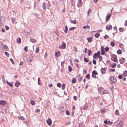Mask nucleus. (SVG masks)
<instances>
[{"label": "nucleus", "instance_id": "nucleus-61", "mask_svg": "<svg viewBox=\"0 0 127 127\" xmlns=\"http://www.w3.org/2000/svg\"><path fill=\"white\" fill-rule=\"evenodd\" d=\"M105 110L104 109H102L101 110V112L103 114H104V113L105 112Z\"/></svg>", "mask_w": 127, "mask_h": 127}, {"label": "nucleus", "instance_id": "nucleus-29", "mask_svg": "<svg viewBox=\"0 0 127 127\" xmlns=\"http://www.w3.org/2000/svg\"><path fill=\"white\" fill-rule=\"evenodd\" d=\"M35 101L33 100H31V104L32 105H34L35 104Z\"/></svg>", "mask_w": 127, "mask_h": 127}, {"label": "nucleus", "instance_id": "nucleus-19", "mask_svg": "<svg viewBox=\"0 0 127 127\" xmlns=\"http://www.w3.org/2000/svg\"><path fill=\"white\" fill-rule=\"evenodd\" d=\"M116 64L115 63H113L112 65L111 64H110V65L111 66V67L113 68H115L116 66Z\"/></svg>", "mask_w": 127, "mask_h": 127}, {"label": "nucleus", "instance_id": "nucleus-53", "mask_svg": "<svg viewBox=\"0 0 127 127\" xmlns=\"http://www.w3.org/2000/svg\"><path fill=\"white\" fill-rule=\"evenodd\" d=\"M92 62L95 65L96 64V61L95 60L93 59Z\"/></svg>", "mask_w": 127, "mask_h": 127}, {"label": "nucleus", "instance_id": "nucleus-46", "mask_svg": "<svg viewBox=\"0 0 127 127\" xmlns=\"http://www.w3.org/2000/svg\"><path fill=\"white\" fill-rule=\"evenodd\" d=\"M104 50H105V51L106 52H107L109 50V48L108 47H106V48H105Z\"/></svg>", "mask_w": 127, "mask_h": 127}, {"label": "nucleus", "instance_id": "nucleus-31", "mask_svg": "<svg viewBox=\"0 0 127 127\" xmlns=\"http://www.w3.org/2000/svg\"><path fill=\"white\" fill-rule=\"evenodd\" d=\"M71 23L74 24H76L77 23V21L76 20H71L70 21Z\"/></svg>", "mask_w": 127, "mask_h": 127}, {"label": "nucleus", "instance_id": "nucleus-57", "mask_svg": "<svg viewBox=\"0 0 127 127\" xmlns=\"http://www.w3.org/2000/svg\"><path fill=\"white\" fill-rule=\"evenodd\" d=\"M113 123L112 122H111L110 121H108V124H109L110 125H111L113 124Z\"/></svg>", "mask_w": 127, "mask_h": 127}, {"label": "nucleus", "instance_id": "nucleus-33", "mask_svg": "<svg viewBox=\"0 0 127 127\" xmlns=\"http://www.w3.org/2000/svg\"><path fill=\"white\" fill-rule=\"evenodd\" d=\"M110 44L112 47H114L115 45V43L113 41H111L110 43Z\"/></svg>", "mask_w": 127, "mask_h": 127}, {"label": "nucleus", "instance_id": "nucleus-6", "mask_svg": "<svg viewBox=\"0 0 127 127\" xmlns=\"http://www.w3.org/2000/svg\"><path fill=\"white\" fill-rule=\"evenodd\" d=\"M46 122L50 126L51 125L52 123V120L50 119L49 118L47 120Z\"/></svg>", "mask_w": 127, "mask_h": 127}, {"label": "nucleus", "instance_id": "nucleus-51", "mask_svg": "<svg viewBox=\"0 0 127 127\" xmlns=\"http://www.w3.org/2000/svg\"><path fill=\"white\" fill-rule=\"evenodd\" d=\"M24 50L26 52H27L28 51L27 46H25L24 48Z\"/></svg>", "mask_w": 127, "mask_h": 127}, {"label": "nucleus", "instance_id": "nucleus-21", "mask_svg": "<svg viewBox=\"0 0 127 127\" xmlns=\"http://www.w3.org/2000/svg\"><path fill=\"white\" fill-rule=\"evenodd\" d=\"M100 35V34L99 33H97L95 34L94 36L96 38H98Z\"/></svg>", "mask_w": 127, "mask_h": 127}, {"label": "nucleus", "instance_id": "nucleus-43", "mask_svg": "<svg viewBox=\"0 0 127 127\" xmlns=\"http://www.w3.org/2000/svg\"><path fill=\"white\" fill-rule=\"evenodd\" d=\"M115 114L117 115H119L120 113L117 110H116L115 112Z\"/></svg>", "mask_w": 127, "mask_h": 127}, {"label": "nucleus", "instance_id": "nucleus-60", "mask_svg": "<svg viewBox=\"0 0 127 127\" xmlns=\"http://www.w3.org/2000/svg\"><path fill=\"white\" fill-rule=\"evenodd\" d=\"M64 61H63L62 62H61V66L63 68L64 66Z\"/></svg>", "mask_w": 127, "mask_h": 127}, {"label": "nucleus", "instance_id": "nucleus-3", "mask_svg": "<svg viewBox=\"0 0 127 127\" xmlns=\"http://www.w3.org/2000/svg\"><path fill=\"white\" fill-rule=\"evenodd\" d=\"M107 69V68L105 67L104 68H101L100 69V71L102 74H105L106 73L105 71Z\"/></svg>", "mask_w": 127, "mask_h": 127}, {"label": "nucleus", "instance_id": "nucleus-39", "mask_svg": "<svg viewBox=\"0 0 127 127\" xmlns=\"http://www.w3.org/2000/svg\"><path fill=\"white\" fill-rule=\"evenodd\" d=\"M65 84L63 83L62 84V89L63 90L64 89L65 87Z\"/></svg>", "mask_w": 127, "mask_h": 127}, {"label": "nucleus", "instance_id": "nucleus-24", "mask_svg": "<svg viewBox=\"0 0 127 127\" xmlns=\"http://www.w3.org/2000/svg\"><path fill=\"white\" fill-rule=\"evenodd\" d=\"M92 37H89L87 38V39L89 42H91L92 41Z\"/></svg>", "mask_w": 127, "mask_h": 127}, {"label": "nucleus", "instance_id": "nucleus-47", "mask_svg": "<svg viewBox=\"0 0 127 127\" xmlns=\"http://www.w3.org/2000/svg\"><path fill=\"white\" fill-rule=\"evenodd\" d=\"M98 58H99V61H101L102 59V57L101 56H99Z\"/></svg>", "mask_w": 127, "mask_h": 127}, {"label": "nucleus", "instance_id": "nucleus-42", "mask_svg": "<svg viewBox=\"0 0 127 127\" xmlns=\"http://www.w3.org/2000/svg\"><path fill=\"white\" fill-rule=\"evenodd\" d=\"M32 14L33 16H34L36 17V18H39V17H37V14L36 13H32Z\"/></svg>", "mask_w": 127, "mask_h": 127}, {"label": "nucleus", "instance_id": "nucleus-23", "mask_svg": "<svg viewBox=\"0 0 127 127\" xmlns=\"http://www.w3.org/2000/svg\"><path fill=\"white\" fill-rule=\"evenodd\" d=\"M92 74L96 75H98V74L97 72L95 70H94L93 72H92Z\"/></svg>", "mask_w": 127, "mask_h": 127}, {"label": "nucleus", "instance_id": "nucleus-4", "mask_svg": "<svg viewBox=\"0 0 127 127\" xmlns=\"http://www.w3.org/2000/svg\"><path fill=\"white\" fill-rule=\"evenodd\" d=\"M112 28V26L110 25H107L106 26V29L107 30H110Z\"/></svg>", "mask_w": 127, "mask_h": 127}, {"label": "nucleus", "instance_id": "nucleus-8", "mask_svg": "<svg viewBox=\"0 0 127 127\" xmlns=\"http://www.w3.org/2000/svg\"><path fill=\"white\" fill-rule=\"evenodd\" d=\"M66 45L65 43L63 42L62 44L61 48L62 49H64L65 48Z\"/></svg>", "mask_w": 127, "mask_h": 127}, {"label": "nucleus", "instance_id": "nucleus-12", "mask_svg": "<svg viewBox=\"0 0 127 127\" xmlns=\"http://www.w3.org/2000/svg\"><path fill=\"white\" fill-rule=\"evenodd\" d=\"M6 82L7 83V84L9 85L10 87H13V84L11 83H10L8 81H6Z\"/></svg>", "mask_w": 127, "mask_h": 127}, {"label": "nucleus", "instance_id": "nucleus-26", "mask_svg": "<svg viewBox=\"0 0 127 127\" xmlns=\"http://www.w3.org/2000/svg\"><path fill=\"white\" fill-rule=\"evenodd\" d=\"M38 84L39 85H41L42 83L40 81V79L38 77Z\"/></svg>", "mask_w": 127, "mask_h": 127}, {"label": "nucleus", "instance_id": "nucleus-7", "mask_svg": "<svg viewBox=\"0 0 127 127\" xmlns=\"http://www.w3.org/2000/svg\"><path fill=\"white\" fill-rule=\"evenodd\" d=\"M111 14H107L106 17V21H107L110 17L111 16Z\"/></svg>", "mask_w": 127, "mask_h": 127}, {"label": "nucleus", "instance_id": "nucleus-36", "mask_svg": "<svg viewBox=\"0 0 127 127\" xmlns=\"http://www.w3.org/2000/svg\"><path fill=\"white\" fill-rule=\"evenodd\" d=\"M57 85L58 87L61 88V87L62 84L61 83H59L57 84Z\"/></svg>", "mask_w": 127, "mask_h": 127}, {"label": "nucleus", "instance_id": "nucleus-2", "mask_svg": "<svg viewBox=\"0 0 127 127\" xmlns=\"http://www.w3.org/2000/svg\"><path fill=\"white\" fill-rule=\"evenodd\" d=\"M112 57L113 58V61L116 62H118L117 57L116 55L113 54L112 56Z\"/></svg>", "mask_w": 127, "mask_h": 127}, {"label": "nucleus", "instance_id": "nucleus-37", "mask_svg": "<svg viewBox=\"0 0 127 127\" xmlns=\"http://www.w3.org/2000/svg\"><path fill=\"white\" fill-rule=\"evenodd\" d=\"M127 75V71H125L123 73V76L125 77Z\"/></svg>", "mask_w": 127, "mask_h": 127}, {"label": "nucleus", "instance_id": "nucleus-55", "mask_svg": "<svg viewBox=\"0 0 127 127\" xmlns=\"http://www.w3.org/2000/svg\"><path fill=\"white\" fill-rule=\"evenodd\" d=\"M4 53L5 55L7 57H9V54L8 52H4Z\"/></svg>", "mask_w": 127, "mask_h": 127}, {"label": "nucleus", "instance_id": "nucleus-35", "mask_svg": "<svg viewBox=\"0 0 127 127\" xmlns=\"http://www.w3.org/2000/svg\"><path fill=\"white\" fill-rule=\"evenodd\" d=\"M88 105L86 104H85L84 106L83 109L84 110L87 109L88 108Z\"/></svg>", "mask_w": 127, "mask_h": 127}, {"label": "nucleus", "instance_id": "nucleus-18", "mask_svg": "<svg viewBox=\"0 0 127 127\" xmlns=\"http://www.w3.org/2000/svg\"><path fill=\"white\" fill-rule=\"evenodd\" d=\"M83 28L84 29H90V27L89 26L87 25L84 26L83 27Z\"/></svg>", "mask_w": 127, "mask_h": 127}, {"label": "nucleus", "instance_id": "nucleus-63", "mask_svg": "<svg viewBox=\"0 0 127 127\" xmlns=\"http://www.w3.org/2000/svg\"><path fill=\"white\" fill-rule=\"evenodd\" d=\"M10 61L11 62H12V63L13 64H14V62L13 61V59H12L10 58Z\"/></svg>", "mask_w": 127, "mask_h": 127}, {"label": "nucleus", "instance_id": "nucleus-54", "mask_svg": "<svg viewBox=\"0 0 127 127\" xmlns=\"http://www.w3.org/2000/svg\"><path fill=\"white\" fill-rule=\"evenodd\" d=\"M47 6H47L48 7H49L51 6V4H50V2L49 1H48V3H47Z\"/></svg>", "mask_w": 127, "mask_h": 127}, {"label": "nucleus", "instance_id": "nucleus-9", "mask_svg": "<svg viewBox=\"0 0 127 127\" xmlns=\"http://www.w3.org/2000/svg\"><path fill=\"white\" fill-rule=\"evenodd\" d=\"M123 124V122L122 121H120L118 124L117 126L119 127H122Z\"/></svg>", "mask_w": 127, "mask_h": 127}, {"label": "nucleus", "instance_id": "nucleus-1", "mask_svg": "<svg viewBox=\"0 0 127 127\" xmlns=\"http://www.w3.org/2000/svg\"><path fill=\"white\" fill-rule=\"evenodd\" d=\"M110 82L111 84H115L117 82L116 77L114 76H111L110 78Z\"/></svg>", "mask_w": 127, "mask_h": 127}, {"label": "nucleus", "instance_id": "nucleus-49", "mask_svg": "<svg viewBox=\"0 0 127 127\" xmlns=\"http://www.w3.org/2000/svg\"><path fill=\"white\" fill-rule=\"evenodd\" d=\"M86 77L88 79H89L90 78V75L89 74H87L86 76Z\"/></svg>", "mask_w": 127, "mask_h": 127}, {"label": "nucleus", "instance_id": "nucleus-41", "mask_svg": "<svg viewBox=\"0 0 127 127\" xmlns=\"http://www.w3.org/2000/svg\"><path fill=\"white\" fill-rule=\"evenodd\" d=\"M105 51H104V50H101V55H104L105 53Z\"/></svg>", "mask_w": 127, "mask_h": 127}, {"label": "nucleus", "instance_id": "nucleus-22", "mask_svg": "<svg viewBox=\"0 0 127 127\" xmlns=\"http://www.w3.org/2000/svg\"><path fill=\"white\" fill-rule=\"evenodd\" d=\"M92 54V51L90 50H88V55L89 56H90L91 55V54Z\"/></svg>", "mask_w": 127, "mask_h": 127}, {"label": "nucleus", "instance_id": "nucleus-30", "mask_svg": "<svg viewBox=\"0 0 127 127\" xmlns=\"http://www.w3.org/2000/svg\"><path fill=\"white\" fill-rule=\"evenodd\" d=\"M119 30L120 32H122L125 31V29L123 28H119Z\"/></svg>", "mask_w": 127, "mask_h": 127}, {"label": "nucleus", "instance_id": "nucleus-25", "mask_svg": "<svg viewBox=\"0 0 127 127\" xmlns=\"http://www.w3.org/2000/svg\"><path fill=\"white\" fill-rule=\"evenodd\" d=\"M68 27L67 26H66L65 27V30L64 31V32L65 33H66L68 31Z\"/></svg>", "mask_w": 127, "mask_h": 127}, {"label": "nucleus", "instance_id": "nucleus-59", "mask_svg": "<svg viewBox=\"0 0 127 127\" xmlns=\"http://www.w3.org/2000/svg\"><path fill=\"white\" fill-rule=\"evenodd\" d=\"M110 71L111 72H114L115 71V69H110Z\"/></svg>", "mask_w": 127, "mask_h": 127}, {"label": "nucleus", "instance_id": "nucleus-28", "mask_svg": "<svg viewBox=\"0 0 127 127\" xmlns=\"http://www.w3.org/2000/svg\"><path fill=\"white\" fill-rule=\"evenodd\" d=\"M84 62L86 63L88 62L89 61V59L86 57H84Z\"/></svg>", "mask_w": 127, "mask_h": 127}, {"label": "nucleus", "instance_id": "nucleus-62", "mask_svg": "<svg viewBox=\"0 0 127 127\" xmlns=\"http://www.w3.org/2000/svg\"><path fill=\"white\" fill-rule=\"evenodd\" d=\"M108 37H109V36L107 35H105L103 36V37L104 39H107Z\"/></svg>", "mask_w": 127, "mask_h": 127}, {"label": "nucleus", "instance_id": "nucleus-50", "mask_svg": "<svg viewBox=\"0 0 127 127\" xmlns=\"http://www.w3.org/2000/svg\"><path fill=\"white\" fill-rule=\"evenodd\" d=\"M27 62H30L32 61V60L31 58H28L27 60Z\"/></svg>", "mask_w": 127, "mask_h": 127}, {"label": "nucleus", "instance_id": "nucleus-11", "mask_svg": "<svg viewBox=\"0 0 127 127\" xmlns=\"http://www.w3.org/2000/svg\"><path fill=\"white\" fill-rule=\"evenodd\" d=\"M55 54L56 56L57 57H59L61 55L60 52L59 51H58L55 53Z\"/></svg>", "mask_w": 127, "mask_h": 127}, {"label": "nucleus", "instance_id": "nucleus-34", "mask_svg": "<svg viewBox=\"0 0 127 127\" xmlns=\"http://www.w3.org/2000/svg\"><path fill=\"white\" fill-rule=\"evenodd\" d=\"M77 81L74 78H73V79L72 80V82L73 83H74L76 82Z\"/></svg>", "mask_w": 127, "mask_h": 127}, {"label": "nucleus", "instance_id": "nucleus-38", "mask_svg": "<svg viewBox=\"0 0 127 127\" xmlns=\"http://www.w3.org/2000/svg\"><path fill=\"white\" fill-rule=\"evenodd\" d=\"M39 49L38 47H37L36 48L35 51V52L36 53H37L38 52H39Z\"/></svg>", "mask_w": 127, "mask_h": 127}, {"label": "nucleus", "instance_id": "nucleus-14", "mask_svg": "<svg viewBox=\"0 0 127 127\" xmlns=\"http://www.w3.org/2000/svg\"><path fill=\"white\" fill-rule=\"evenodd\" d=\"M20 83L18 81H17L15 84V86L16 87H18L20 85Z\"/></svg>", "mask_w": 127, "mask_h": 127}, {"label": "nucleus", "instance_id": "nucleus-20", "mask_svg": "<svg viewBox=\"0 0 127 127\" xmlns=\"http://www.w3.org/2000/svg\"><path fill=\"white\" fill-rule=\"evenodd\" d=\"M99 56L97 54L95 53L93 55V58L95 59H96V58H98Z\"/></svg>", "mask_w": 127, "mask_h": 127}, {"label": "nucleus", "instance_id": "nucleus-45", "mask_svg": "<svg viewBox=\"0 0 127 127\" xmlns=\"http://www.w3.org/2000/svg\"><path fill=\"white\" fill-rule=\"evenodd\" d=\"M76 28L75 27H72L70 28L69 29V31H70L71 30H73Z\"/></svg>", "mask_w": 127, "mask_h": 127}, {"label": "nucleus", "instance_id": "nucleus-52", "mask_svg": "<svg viewBox=\"0 0 127 127\" xmlns=\"http://www.w3.org/2000/svg\"><path fill=\"white\" fill-rule=\"evenodd\" d=\"M118 78H119L120 79H122L123 78V76L121 74H120L118 76Z\"/></svg>", "mask_w": 127, "mask_h": 127}, {"label": "nucleus", "instance_id": "nucleus-5", "mask_svg": "<svg viewBox=\"0 0 127 127\" xmlns=\"http://www.w3.org/2000/svg\"><path fill=\"white\" fill-rule=\"evenodd\" d=\"M119 61L120 62V63L121 64H123L125 61V59L122 58L121 59H120Z\"/></svg>", "mask_w": 127, "mask_h": 127}, {"label": "nucleus", "instance_id": "nucleus-27", "mask_svg": "<svg viewBox=\"0 0 127 127\" xmlns=\"http://www.w3.org/2000/svg\"><path fill=\"white\" fill-rule=\"evenodd\" d=\"M68 70L69 72H71L72 70V69L70 65L68 66Z\"/></svg>", "mask_w": 127, "mask_h": 127}, {"label": "nucleus", "instance_id": "nucleus-64", "mask_svg": "<svg viewBox=\"0 0 127 127\" xmlns=\"http://www.w3.org/2000/svg\"><path fill=\"white\" fill-rule=\"evenodd\" d=\"M40 111V109H36L35 110V112H36L37 113H39Z\"/></svg>", "mask_w": 127, "mask_h": 127}, {"label": "nucleus", "instance_id": "nucleus-44", "mask_svg": "<svg viewBox=\"0 0 127 127\" xmlns=\"http://www.w3.org/2000/svg\"><path fill=\"white\" fill-rule=\"evenodd\" d=\"M18 119H20L21 120H24V119H25L24 117L23 116L18 117Z\"/></svg>", "mask_w": 127, "mask_h": 127}, {"label": "nucleus", "instance_id": "nucleus-13", "mask_svg": "<svg viewBox=\"0 0 127 127\" xmlns=\"http://www.w3.org/2000/svg\"><path fill=\"white\" fill-rule=\"evenodd\" d=\"M17 42L19 44L21 43V39L20 37H18V38L17 39Z\"/></svg>", "mask_w": 127, "mask_h": 127}, {"label": "nucleus", "instance_id": "nucleus-16", "mask_svg": "<svg viewBox=\"0 0 127 127\" xmlns=\"http://www.w3.org/2000/svg\"><path fill=\"white\" fill-rule=\"evenodd\" d=\"M46 3L45 2H44L43 3L42 7L43 10H45L46 9V6L45 5Z\"/></svg>", "mask_w": 127, "mask_h": 127}, {"label": "nucleus", "instance_id": "nucleus-56", "mask_svg": "<svg viewBox=\"0 0 127 127\" xmlns=\"http://www.w3.org/2000/svg\"><path fill=\"white\" fill-rule=\"evenodd\" d=\"M84 126L81 123H79V127H83Z\"/></svg>", "mask_w": 127, "mask_h": 127}, {"label": "nucleus", "instance_id": "nucleus-15", "mask_svg": "<svg viewBox=\"0 0 127 127\" xmlns=\"http://www.w3.org/2000/svg\"><path fill=\"white\" fill-rule=\"evenodd\" d=\"M2 46L4 49L5 50H6V51L7 50V49H9V48L6 45L3 44Z\"/></svg>", "mask_w": 127, "mask_h": 127}, {"label": "nucleus", "instance_id": "nucleus-58", "mask_svg": "<svg viewBox=\"0 0 127 127\" xmlns=\"http://www.w3.org/2000/svg\"><path fill=\"white\" fill-rule=\"evenodd\" d=\"M5 29L6 31L8 30L9 29V27L7 25H6L5 26Z\"/></svg>", "mask_w": 127, "mask_h": 127}, {"label": "nucleus", "instance_id": "nucleus-32", "mask_svg": "<svg viewBox=\"0 0 127 127\" xmlns=\"http://www.w3.org/2000/svg\"><path fill=\"white\" fill-rule=\"evenodd\" d=\"M117 53L118 54H121L122 53V51L121 50H118L117 51Z\"/></svg>", "mask_w": 127, "mask_h": 127}, {"label": "nucleus", "instance_id": "nucleus-17", "mask_svg": "<svg viewBox=\"0 0 127 127\" xmlns=\"http://www.w3.org/2000/svg\"><path fill=\"white\" fill-rule=\"evenodd\" d=\"M30 41L31 42L33 43H35L36 42V40L33 38H31L30 39Z\"/></svg>", "mask_w": 127, "mask_h": 127}, {"label": "nucleus", "instance_id": "nucleus-40", "mask_svg": "<svg viewBox=\"0 0 127 127\" xmlns=\"http://www.w3.org/2000/svg\"><path fill=\"white\" fill-rule=\"evenodd\" d=\"M92 13V12L91 10H90V9H89L87 13V15L88 16H90V13Z\"/></svg>", "mask_w": 127, "mask_h": 127}, {"label": "nucleus", "instance_id": "nucleus-10", "mask_svg": "<svg viewBox=\"0 0 127 127\" xmlns=\"http://www.w3.org/2000/svg\"><path fill=\"white\" fill-rule=\"evenodd\" d=\"M0 104L2 105H4L6 104V102L4 100H1L0 101Z\"/></svg>", "mask_w": 127, "mask_h": 127}, {"label": "nucleus", "instance_id": "nucleus-48", "mask_svg": "<svg viewBox=\"0 0 127 127\" xmlns=\"http://www.w3.org/2000/svg\"><path fill=\"white\" fill-rule=\"evenodd\" d=\"M65 112H66V114L67 115H69L70 114V113L69 111H68L67 110H66V111Z\"/></svg>", "mask_w": 127, "mask_h": 127}]
</instances>
